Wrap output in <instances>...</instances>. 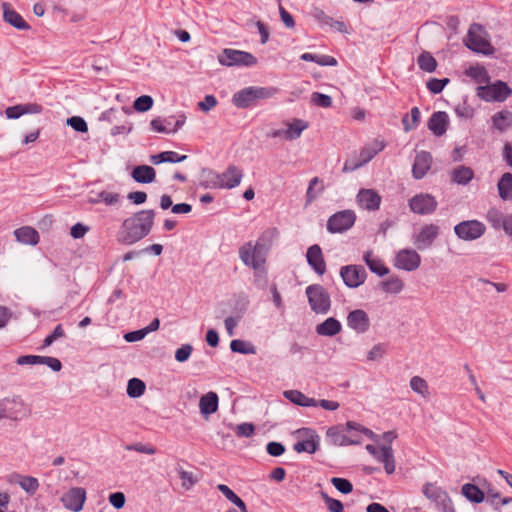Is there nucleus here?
Here are the masks:
<instances>
[{"label":"nucleus","mask_w":512,"mask_h":512,"mask_svg":"<svg viewBox=\"0 0 512 512\" xmlns=\"http://www.w3.org/2000/svg\"><path fill=\"white\" fill-rule=\"evenodd\" d=\"M155 215L153 209H145L126 218L121 225L119 242L132 245L144 239L153 228Z\"/></svg>","instance_id":"f257e3e1"},{"label":"nucleus","mask_w":512,"mask_h":512,"mask_svg":"<svg viewBox=\"0 0 512 512\" xmlns=\"http://www.w3.org/2000/svg\"><path fill=\"white\" fill-rule=\"evenodd\" d=\"M279 236L277 228H269L261 233L257 241H248L239 248V258L245 266H255L266 263L267 254L272 242Z\"/></svg>","instance_id":"f03ea898"},{"label":"nucleus","mask_w":512,"mask_h":512,"mask_svg":"<svg viewBox=\"0 0 512 512\" xmlns=\"http://www.w3.org/2000/svg\"><path fill=\"white\" fill-rule=\"evenodd\" d=\"M278 92L277 87L249 86L236 92L232 103L239 109H247L256 106L260 100L273 98Z\"/></svg>","instance_id":"7ed1b4c3"},{"label":"nucleus","mask_w":512,"mask_h":512,"mask_svg":"<svg viewBox=\"0 0 512 512\" xmlns=\"http://www.w3.org/2000/svg\"><path fill=\"white\" fill-rule=\"evenodd\" d=\"M310 308L316 314H326L331 308L329 293L320 284H311L306 288Z\"/></svg>","instance_id":"20e7f679"},{"label":"nucleus","mask_w":512,"mask_h":512,"mask_svg":"<svg viewBox=\"0 0 512 512\" xmlns=\"http://www.w3.org/2000/svg\"><path fill=\"white\" fill-rule=\"evenodd\" d=\"M218 61L227 67H251L257 63V58L250 52L225 48L219 55Z\"/></svg>","instance_id":"39448f33"},{"label":"nucleus","mask_w":512,"mask_h":512,"mask_svg":"<svg viewBox=\"0 0 512 512\" xmlns=\"http://www.w3.org/2000/svg\"><path fill=\"white\" fill-rule=\"evenodd\" d=\"M512 94L506 82L498 80L490 85L479 86L477 96L487 102H503Z\"/></svg>","instance_id":"423d86ee"},{"label":"nucleus","mask_w":512,"mask_h":512,"mask_svg":"<svg viewBox=\"0 0 512 512\" xmlns=\"http://www.w3.org/2000/svg\"><path fill=\"white\" fill-rule=\"evenodd\" d=\"M427 499L434 502L441 512H456L453 501L448 493L434 483H426L422 489Z\"/></svg>","instance_id":"0eeeda50"},{"label":"nucleus","mask_w":512,"mask_h":512,"mask_svg":"<svg viewBox=\"0 0 512 512\" xmlns=\"http://www.w3.org/2000/svg\"><path fill=\"white\" fill-rule=\"evenodd\" d=\"M356 221V214L353 210H342L334 213L328 218V232L343 233L350 229Z\"/></svg>","instance_id":"6e6552de"},{"label":"nucleus","mask_w":512,"mask_h":512,"mask_svg":"<svg viewBox=\"0 0 512 512\" xmlns=\"http://www.w3.org/2000/svg\"><path fill=\"white\" fill-rule=\"evenodd\" d=\"M486 227L478 220H465L454 226L456 236L464 241H473L484 235Z\"/></svg>","instance_id":"1a4fd4ad"},{"label":"nucleus","mask_w":512,"mask_h":512,"mask_svg":"<svg viewBox=\"0 0 512 512\" xmlns=\"http://www.w3.org/2000/svg\"><path fill=\"white\" fill-rule=\"evenodd\" d=\"M302 440L297 441L293 445V449L297 453H309L314 454L318 451L320 446V437L315 430L311 428H301L297 431Z\"/></svg>","instance_id":"9d476101"},{"label":"nucleus","mask_w":512,"mask_h":512,"mask_svg":"<svg viewBox=\"0 0 512 512\" xmlns=\"http://www.w3.org/2000/svg\"><path fill=\"white\" fill-rule=\"evenodd\" d=\"M481 32V25L472 24L468 30L466 46L474 52L488 55L491 53L492 47L489 41L481 35Z\"/></svg>","instance_id":"9b49d317"},{"label":"nucleus","mask_w":512,"mask_h":512,"mask_svg":"<svg viewBox=\"0 0 512 512\" xmlns=\"http://www.w3.org/2000/svg\"><path fill=\"white\" fill-rule=\"evenodd\" d=\"M340 276L348 288H358L364 284L367 272L362 265H345L340 268Z\"/></svg>","instance_id":"f8f14e48"},{"label":"nucleus","mask_w":512,"mask_h":512,"mask_svg":"<svg viewBox=\"0 0 512 512\" xmlns=\"http://www.w3.org/2000/svg\"><path fill=\"white\" fill-rule=\"evenodd\" d=\"M345 432V426L339 424L328 428L326 436L329 443L334 446L358 445L362 442V438H349Z\"/></svg>","instance_id":"ddd939ff"},{"label":"nucleus","mask_w":512,"mask_h":512,"mask_svg":"<svg viewBox=\"0 0 512 512\" xmlns=\"http://www.w3.org/2000/svg\"><path fill=\"white\" fill-rule=\"evenodd\" d=\"M85 500L86 491L82 487L71 488L61 498L64 507L73 512L81 511Z\"/></svg>","instance_id":"4468645a"},{"label":"nucleus","mask_w":512,"mask_h":512,"mask_svg":"<svg viewBox=\"0 0 512 512\" xmlns=\"http://www.w3.org/2000/svg\"><path fill=\"white\" fill-rule=\"evenodd\" d=\"M242 178L243 171L235 165H229L220 174V182L212 183L211 186H220V189H233L240 185Z\"/></svg>","instance_id":"2eb2a0df"},{"label":"nucleus","mask_w":512,"mask_h":512,"mask_svg":"<svg viewBox=\"0 0 512 512\" xmlns=\"http://www.w3.org/2000/svg\"><path fill=\"white\" fill-rule=\"evenodd\" d=\"M347 325L359 334L367 332L370 328L368 314L362 309L350 311L347 315Z\"/></svg>","instance_id":"dca6fc26"},{"label":"nucleus","mask_w":512,"mask_h":512,"mask_svg":"<svg viewBox=\"0 0 512 512\" xmlns=\"http://www.w3.org/2000/svg\"><path fill=\"white\" fill-rule=\"evenodd\" d=\"M306 259L309 266L319 275L326 271V263L322 249L318 244L311 245L306 252Z\"/></svg>","instance_id":"f3484780"},{"label":"nucleus","mask_w":512,"mask_h":512,"mask_svg":"<svg viewBox=\"0 0 512 512\" xmlns=\"http://www.w3.org/2000/svg\"><path fill=\"white\" fill-rule=\"evenodd\" d=\"M359 205L369 211L379 209L381 197L373 189H361L357 195Z\"/></svg>","instance_id":"a211bd4d"},{"label":"nucleus","mask_w":512,"mask_h":512,"mask_svg":"<svg viewBox=\"0 0 512 512\" xmlns=\"http://www.w3.org/2000/svg\"><path fill=\"white\" fill-rule=\"evenodd\" d=\"M3 19L11 26L18 30H29L30 25L23 19V17L13 8L9 3H3Z\"/></svg>","instance_id":"6ab92c4d"},{"label":"nucleus","mask_w":512,"mask_h":512,"mask_svg":"<svg viewBox=\"0 0 512 512\" xmlns=\"http://www.w3.org/2000/svg\"><path fill=\"white\" fill-rule=\"evenodd\" d=\"M131 178L140 184H149L155 181L156 171L149 165L135 166L131 171Z\"/></svg>","instance_id":"aec40b11"},{"label":"nucleus","mask_w":512,"mask_h":512,"mask_svg":"<svg viewBox=\"0 0 512 512\" xmlns=\"http://www.w3.org/2000/svg\"><path fill=\"white\" fill-rule=\"evenodd\" d=\"M439 235V227L435 224H428L418 232V250L425 249L432 245Z\"/></svg>","instance_id":"412c9836"},{"label":"nucleus","mask_w":512,"mask_h":512,"mask_svg":"<svg viewBox=\"0 0 512 512\" xmlns=\"http://www.w3.org/2000/svg\"><path fill=\"white\" fill-rule=\"evenodd\" d=\"M448 122V114L444 111H438L433 113L430 117L428 121V128L434 135L442 136L447 130Z\"/></svg>","instance_id":"4be33fe9"},{"label":"nucleus","mask_w":512,"mask_h":512,"mask_svg":"<svg viewBox=\"0 0 512 512\" xmlns=\"http://www.w3.org/2000/svg\"><path fill=\"white\" fill-rule=\"evenodd\" d=\"M395 266L407 270L413 271L416 269V251L403 249L399 251L395 258Z\"/></svg>","instance_id":"5701e85b"},{"label":"nucleus","mask_w":512,"mask_h":512,"mask_svg":"<svg viewBox=\"0 0 512 512\" xmlns=\"http://www.w3.org/2000/svg\"><path fill=\"white\" fill-rule=\"evenodd\" d=\"M219 398L216 392L210 391L203 395L199 401L200 412L207 417L218 410Z\"/></svg>","instance_id":"b1692460"},{"label":"nucleus","mask_w":512,"mask_h":512,"mask_svg":"<svg viewBox=\"0 0 512 512\" xmlns=\"http://www.w3.org/2000/svg\"><path fill=\"white\" fill-rule=\"evenodd\" d=\"M374 458L384 464V469L387 474H392L395 471V459L391 445H382L378 450L377 456Z\"/></svg>","instance_id":"393cba45"},{"label":"nucleus","mask_w":512,"mask_h":512,"mask_svg":"<svg viewBox=\"0 0 512 512\" xmlns=\"http://www.w3.org/2000/svg\"><path fill=\"white\" fill-rule=\"evenodd\" d=\"M341 329L340 321L334 317H329L316 326V333L320 336L333 337L340 333Z\"/></svg>","instance_id":"a878e982"},{"label":"nucleus","mask_w":512,"mask_h":512,"mask_svg":"<svg viewBox=\"0 0 512 512\" xmlns=\"http://www.w3.org/2000/svg\"><path fill=\"white\" fill-rule=\"evenodd\" d=\"M17 241L27 245H36L39 243L40 237L36 229L30 226H23L14 231Z\"/></svg>","instance_id":"bb28decb"},{"label":"nucleus","mask_w":512,"mask_h":512,"mask_svg":"<svg viewBox=\"0 0 512 512\" xmlns=\"http://www.w3.org/2000/svg\"><path fill=\"white\" fill-rule=\"evenodd\" d=\"M284 397L295 405L301 407H316V399L309 398L301 391L287 390L283 393Z\"/></svg>","instance_id":"cd10ccee"},{"label":"nucleus","mask_w":512,"mask_h":512,"mask_svg":"<svg viewBox=\"0 0 512 512\" xmlns=\"http://www.w3.org/2000/svg\"><path fill=\"white\" fill-rule=\"evenodd\" d=\"M345 428L346 432L350 433V436H348L349 438H361L360 434H364L367 438L377 441L378 436L372 430L357 422L347 421Z\"/></svg>","instance_id":"c85d7f7f"},{"label":"nucleus","mask_w":512,"mask_h":512,"mask_svg":"<svg viewBox=\"0 0 512 512\" xmlns=\"http://www.w3.org/2000/svg\"><path fill=\"white\" fill-rule=\"evenodd\" d=\"M14 481L19 484V486L30 496H33L38 488L39 481L37 478L33 476H23L15 473L13 476Z\"/></svg>","instance_id":"c756f323"},{"label":"nucleus","mask_w":512,"mask_h":512,"mask_svg":"<svg viewBox=\"0 0 512 512\" xmlns=\"http://www.w3.org/2000/svg\"><path fill=\"white\" fill-rule=\"evenodd\" d=\"M493 128L500 132L506 131L512 126V112L502 110L492 116Z\"/></svg>","instance_id":"7c9ffc66"},{"label":"nucleus","mask_w":512,"mask_h":512,"mask_svg":"<svg viewBox=\"0 0 512 512\" xmlns=\"http://www.w3.org/2000/svg\"><path fill=\"white\" fill-rule=\"evenodd\" d=\"M462 495L470 502L479 504L485 499L484 492L472 483H466L461 488Z\"/></svg>","instance_id":"2f4dec72"},{"label":"nucleus","mask_w":512,"mask_h":512,"mask_svg":"<svg viewBox=\"0 0 512 512\" xmlns=\"http://www.w3.org/2000/svg\"><path fill=\"white\" fill-rule=\"evenodd\" d=\"M181 463H186L184 460H179L176 465V472L179 478L182 480V487L185 490H190L195 484L198 483L199 478L192 472L183 469Z\"/></svg>","instance_id":"473e14b6"},{"label":"nucleus","mask_w":512,"mask_h":512,"mask_svg":"<svg viewBox=\"0 0 512 512\" xmlns=\"http://www.w3.org/2000/svg\"><path fill=\"white\" fill-rule=\"evenodd\" d=\"M363 260L372 273L381 277L389 273L388 267H386L380 259L372 258V253L370 251L364 254Z\"/></svg>","instance_id":"72a5a7b5"},{"label":"nucleus","mask_w":512,"mask_h":512,"mask_svg":"<svg viewBox=\"0 0 512 512\" xmlns=\"http://www.w3.org/2000/svg\"><path fill=\"white\" fill-rule=\"evenodd\" d=\"M437 201L430 194H418V214L427 215L435 211Z\"/></svg>","instance_id":"f704fd0d"},{"label":"nucleus","mask_w":512,"mask_h":512,"mask_svg":"<svg viewBox=\"0 0 512 512\" xmlns=\"http://www.w3.org/2000/svg\"><path fill=\"white\" fill-rule=\"evenodd\" d=\"M474 177V172L470 167L458 166L452 172L453 182L459 185L468 184Z\"/></svg>","instance_id":"c9c22d12"},{"label":"nucleus","mask_w":512,"mask_h":512,"mask_svg":"<svg viewBox=\"0 0 512 512\" xmlns=\"http://www.w3.org/2000/svg\"><path fill=\"white\" fill-rule=\"evenodd\" d=\"M385 147L384 142L375 141L373 146L364 147L359 153V160L363 165L371 161Z\"/></svg>","instance_id":"e433bc0d"},{"label":"nucleus","mask_w":512,"mask_h":512,"mask_svg":"<svg viewBox=\"0 0 512 512\" xmlns=\"http://www.w3.org/2000/svg\"><path fill=\"white\" fill-rule=\"evenodd\" d=\"M300 59L303 61H309V62H315L321 66H336L337 60L330 55H324V54H313V53H303L300 56Z\"/></svg>","instance_id":"4c0bfd02"},{"label":"nucleus","mask_w":512,"mask_h":512,"mask_svg":"<svg viewBox=\"0 0 512 512\" xmlns=\"http://www.w3.org/2000/svg\"><path fill=\"white\" fill-rule=\"evenodd\" d=\"M499 196L503 200L512 198V174L504 173L498 182Z\"/></svg>","instance_id":"58836bf2"},{"label":"nucleus","mask_w":512,"mask_h":512,"mask_svg":"<svg viewBox=\"0 0 512 512\" xmlns=\"http://www.w3.org/2000/svg\"><path fill=\"white\" fill-rule=\"evenodd\" d=\"M9 404H14L16 406H24V402L20 396H14L12 398L6 397L0 400V411L1 414H11L14 416V419L17 418V414L20 412L17 409H13L9 407Z\"/></svg>","instance_id":"ea45409f"},{"label":"nucleus","mask_w":512,"mask_h":512,"mask_svg":"<svg viewBox=\"0 0 512 512\" xmlns=\"http://www.w3.org/2000/svg\"><path fill=\"white\" fill-rule=\"evenodd\" d=\"M438 63L431 53L423 51L418 55V67L427 73H433L436 71Z\"/></svg>","instance_id":"a19ab883"},{"label":"nucleus","mask_w":512,"mask_h":512,"mask_svg":"<svg viewBox=\"0 0 512 512\" xmlns=\"http://www.w3.org/2000/svg\"><path fill=\"white\" fill-rule=\"evenodd\" d=\"M230 349L234 353H239L243 355L256 354V347L249 341L234 339L230 342Z\"/></svg>","instance_id":"79ce46f5"},{"label":"nucleus","mask_w":512,"mask_h":512,"mask_svg":"<svg viewBox=\"0 0 512 512\" xmlns=\"http://www.w3.org/2000/svg\"><path fill=\"white\" fill-rule=\"evenodd\" d=\"M217 489L231 502L233 503L234 505H236L241 512H248L247 510V506L245 504V502L238 496L234 493V491L232 489H230L227 485L225 484H219L217 486Z\"/></svg>","instance_id":"37998d69"},{"label":"nucleus","mask_w":512,"mask_h":512,"mask_svg":"<svg viewBox=\"0 0 512 512\" xmlns=\"http://www.w3.org/2000/svg\"><path fill=\"white\" fill-rule=\"evenodd\" d=\"M220 182V174L209 168H203L201 171V180L199 186L204 189L220 188V186H211L212 183Z\"/></svg>","instance_id":"c03bdc74"},{"label":"nucleus","mask_w":512,"mask_h":512,"mask_svg":"<svg viewBox=\"0 0 512 512\" xmlns=\"http://www.w3.org/2000/svg\"><path fill=\"white\" fill-rule=\"evenodd\" d=\"M287 140H295L299 138L302 132L308 128V122L302 119H294L291 123H288Z\"/></svg>","instance_id":"a18cd8bd"},{"label":"nucleus","mask_w":512,"mask_h":512,"mask_svg":"<svg viewBox=\"0 0 512 512\" xmlns=\"http://www.w3.org/2000/svg\"><path fill=\"white\" fill-rule=\"evenodd\" d=\"M254 270V284L259 289H265L268 285V273L265 268V263H260L258 267L248 266Z\"/></svg>","instance_id":"49530a36"},{"label":"nucleus","mask_w":512,"mask_h":512,"mask_svg":"<svg viewBox=\"0 0 512 512\" xmlns=\"http://www.w3.org/2000/svg\"><path fill=\"white\" fill-rule=\"evenodd\" d=\"M145 389L146 385L141 379L131 378L128 381L126 392L130 398H139L144 394Z\"/></svg>","instance_id":"de8ad7c7"},{"label":"nucleus","mask_w":512,"mask_h":512,"mask_svg":"<svg viewBox=\"0 0 512 512\" xmlns=\"http://www.w3.org/2000/svg\"><path fill=\"white\" fill-rule=\"evenodd\" d=\"M465 74L475 80L477 83H486L489 81V75L485 67L476 65L470 66Z\"/></svg>","instance_id":"09e8293b"},{"label":"nucleus","mask_w":512,"mask_h":512,"mask_svg":"<svg viewBox=\"0 0 512 512\" xmlns=\"http://www.w3.org/2000/svg\"><path fill=\"white\" fill-rule=\"evenodd\" d=\"M486 219L494 229L498 230L503 228L506 215L496 208H491L487 212Z\"/></svg>","instance_id":"8fccbe9b"},{"label":"nucleus","mask_w":512,"mask_h":512,"mask_svg":"<svg viewBox=\"0 0 512 512\" xmlns=\"http://www.w3.org/2000/svg\"><path fill=\"white\" fill-rule=\"evenodd\" d=\"M129 112H130V109L126 108V107H122L121 111L114 109V108H110L101 113V115L99 116V121H106L109 123H113V122L119 120V118L127 115Z\"/></svg>","instance_id":"3c124183"},{"label":"nucleus","mask_w":512,"mask_h":512,"mask_svg":"<svg viewBox=\"0 0 512 512\" xmlns=\"http://www.w3.org/2000/svg\"><path fill=\"white\" fill-rule=\"evenodd\" d=\"M432 156L422 151L418 153V179L422 178L431 168Z\"/></svg>","instance_id":"603ef678"},{"label":"nucleus","mask_w":512,"mask_h":512,"mask_svg":"<svg viewBox=\"0 0 512 512\" xmlns=\"http://www.w3.org/2000/svg\"><path fill=\"white\" fill-rule=\"evenodd\" d=\"M381 288L386 293H398L403 288L401 279L396 276H392L381 282Z\"/></svg>","instance_id":"864d4df0"},{"label":"nucleus","mask_w":512,"mask_h":512,"mask_svg":"<svg viewBox=\"0 0 512 512\" xmlns=\"http://www.w3.org/2000/svg\"><path fill=\"white\" fill-rule=\"evenodd\" d=\"M154 100L150 95H141L133 102V108L137 112H147L153 107Z\"/></svg>","instance_id":"5fc2aeb1"},{"label":"nucleus","mask_w":512,"mask_h":512,"mask_svg":"<svg viewBox=\"0 0 512 512\" xmlns=\"http://www.w3.org/2000/svg\"><path fill=\"white\" fill-rule=\"evenodd\" d=\"M319 183H322L319 177H314L310 180L309 186L306 191V204L312 203L318 197V195L324 191L323 184L319 187L318 191L314 190V186Z\"/></svg>","instance_id":"6e6d98bb"},{"label":"nucleus","mask_w":512,"mask_h":512,"mask_svg":"<svg viewBox=\"0 0 512 512\" xmlns=\"http://www.w3.org/2000/svg\"><path fill=\"white\" fill-rule=\"evenodd\" d=\"M331 484L342 494H349L353 491V484L346 478L333 477Z\"/></svg>","instance_id":"4d7b16f0"},{"label":"nucleus","mask_w":512,"mask_h":512,"mask_svg":"<svg viewBox=\"0 0 512 512\" xmlns=\"http://www.w3.org/2000/svg\"><path fill=\"white\" fill-rule=\"evenodd\" d=\"M450 82L449 78H430L427 83V89L433 94H439L443 91L445 86Z\"/></svg>","instance_id":"13d9d810"},{"label":"nucleus","mask_w":512,"mask_h":512,"mask_svg":"<svg viewBox=\"0 0 512 512\" xmlns=\"http://www.w3.org/2000/svg\"><path fill=\"white\" fill-rule=\"evenodd\" d=\"M67 124L74 129L76 132L86 133L88 132V124L85 119L81 116H72L67 119Z\"/></svg>","instance_id":"bf43d9fd"},{"label":"nucleus","mask_w":512,"mask_h":512,"mask_svg":"<svg viewBox=\"0 0 512 512\" xmlns=\"http://www.w3.org/2000/svg\"><path fill=\"white\" fill-rule=\"evenodd\" d=\"M127 451H136L143 454L153 455L156 453V448L152 445L143 444L141 442L127 444L124 446Z\"/></svg>","instance_id":"052dcab7"},{"label":"nucleus","mask_w":512,"mask_h":512,"mask_svg":"<svg viewBox=\"0 0 512 512\" xmlns=\"http://www.w3.org/2000/svg\"><path fill=\"white\" fill-rule=\"evenodd\" d=\"M311 102L321 108H328L332 105V98L320 92H313L311 95Z\"/></svg>","instance_id":"680f3d73"},{"label":"nucleus","mask_w":512,"mask_h":512,"mask_svg":"<svg viewBox=\"0 0 512 512\" xmlns=\"http://www.w3.org/2000/svg\"><path fill=\"white\" fill-rule=\"evenodd\" d=\"M386 353V345L383 343L376 344L367 354L368 361H378Z\"/></svg>","instance_id":"e2e57ef3"},{"label":"nucleus","mask_w":512,"mask_h":512,"mask_svg":"<svg viewBox=\"0 0 512 512\" xmlns=\"http://www.w3.org/2000/svg\"><path fill=\"white\" fill-rule=\"evenodd\" d=\"M402 125L405 132L410 131L416 125V106L402 117Z\"/></svg>","instance_id":"0e129e2a"},{"label":"nucleus","mask_w":512,"mask_h":512,"mask_svg":"<svg viewBox=\"0 0 512 512\" xmlns=\"http://www.w3.org/2000/svg\"><path fill=\"white\" fill-rule=\"evenodd\" d=\"M62 337H65V331L62 327V324H58L54 328L53 332L45 337V339L43 341V347H48V346L52 345V343L55 340L62 338Z\"/></svg>","instance_id":"69168bd1"},{"label":"nucleus","mask_w":512,"mask_h":512,"mask_svg":"<svg viewBox=\"0 0 512 512\" xmlns=\"http://www.w3.org/2000/svg\"><path fill=\"white\" fill-rule=\"evenodd\" d=\"M455 114L462 119H471L474 116V109L466 103L458 104L455 109Z\"/></svg>","instance_id":"338daca9"},{"label":"nucleus","mask_w":512,"mask_h":512,"mask_svg":"<svg viewBox=\"0 0 512 512\" xmlns=\"http://www.w3.org/2000/svg\"><path fill=\"white\" fill-rule=\"evenodd\" d=\"M286 448L281 442L271 441L266 445V451L270 456L279 457L284 454Z\"/></svg>","instance_id":"774afa93"}]
</instances>
